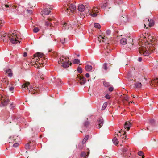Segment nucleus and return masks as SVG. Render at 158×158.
Here are the masks:
<instances>
[{
  "label": "nucleus",
  "instance_id": "1",
  "mask_svg": "<svg viewBox=\"0 0 158 158\" xmlns=\"http://www.w3.org/2000/svg\"><path fill=\"white\" fill-rule=\"evenodd\" d=\"M18 36V34L17 33L16 31H14L13 32L10 33L8 35L3 36L2 39L4 41L6 42L8 40L6 39L7 37L8 39H9L10 40L12 43L15 44L19 42Z\"/></svg>",
  "mask_w": 158,
  "mask_h": 158
},
{
  "label": "nucleus",
  "instance_id": "2",
  "mask_svg": "<svg viewBox=\"0 0 158 158\" xmlns=\"http://www.w3.org/2000/svg\"><path fill=\"white\" fill-rule=\"evenodd\" d=\"M155 48L153 46L152 44H150L149 46L147 47H141L140 48L139 52L140 54H143L144 56H149L152 52H155Z\"/></svg>",
  "mask_w": 158,
  "mask_h": 158
},
{
  "label": "nucleus",
  "instance_id": "3",
  "mask_svg": "<svg viewBox=\"0 0 158 158\" xmlns=\"http://www.w3.org/2000/svg\"><path fill=\"white\" fill-rule=\"evenodd\" d=\"M69 57H65V56H63L60 58V60L58 61L59 64L61 63L62 64V66L64 68H67L69 67L71 64V63L69 62Z\"/></svg>",
  "mask_w": 158,
  "mask_h": 158
},
{
  "label": "nucleus",
  "instance_id": "4",
  "mask_svg": "<svg viewBox=\"0 0 158 158\" xmlns=\"http://www.w3.org/2000/svg\"><path fill=\"white\" fill-rule=\"evenodd\" d=\"M78 10L81 12L80 13V17L81 18H84L85 16L86 13L89 12V10L87 8H85V6L83 4L79 5L78 7Z\"/></svg>",
  "mask_w": 158,
  "mask_h": 158
},
{
  "label": "nucleus",
  "instance_id": "5",
  "mask_svg": "<svg viewBox=\"0 0 158 158\" xmlns=\"http://www.w3.org/2000/svg\"><path fill=\"white\" fill-rule=\"evenodd\" d=\"M64 6L63 8V12L65 13H67L68 12L69 10L72 13H73L76 10V7L75 5L72 3L70 4L68 8L66 5Z\"/></svg>",
  "mask_w": 158,
  "mask_h": 158
},
{
  "label": "nucleus",
  "instance_id": "6",
  "mask_svg": "<svg viewBox=\"0 0 158 158\" xmlns=\"http://www.w3.org/2000/svg\"><path fill=\"white\" fill-rule=\"evenodd\" d=\"M43 55L42 53L37 52L34 55V58H36L35 60H36V61L38 62V61H39L38 63L40 64H42L43 65L45 62V59L44 61L42 60V59H40V58L42 57Z\"/></svg>",
  "mask_w": 158,
  "mask_h": 158
},
{
  "label": "nucleus",
  "instance_id": "7",
  "mask_svg": "<svg viewBox=\"0 0 158 158\" xmlns=\"http://www.w3.org/2000/svg\"><path fill=\"white\" fill-rule=\"evenodd\" d=\"M100 6H98L97 7H94L92 10V12H89V13L91 16L93 17H95L97 15V13H98L100 9Z\"/></svg>",
  "mask_w": 158,
  "mask_h": 158
},
{
  "label": "nucleus",
  "instance_id": "8",
  "mask_svg": "<svg viewBox=\"0 0 158 158\" xmlns=\"http://www.w3.org/2000/svg\"><path fill=\"white\" fill-rule=\"evenodd\" d=\"M77 78L80 84L82 85L85 84L86 82V79L83 76H81L80 74H78Z\"/></svg>",
  "mask_w": 158,
  "mask_h": 158
},
{
  "label": "nucleus",
  "instance_id": "9",
  "mask_svg": "<svg viewBox=\"0 0 158 158\" xmlns=\"http://www.w3.org/2000/svg\"><path fill=\"white\" fill-rule=\"evenodd\" d=\"M103 124V120L102 118H100L97 120L96 124V127L99 128L101 127Z\"/></svg>",
  "mask_w": 158,
  "mask_h": 158
},
{
  "label": "nucleus",
  "instance_id": "10",
  "mask_svg": "<svg viewBox=\"0 0 158 158\" xmlns=\"http://www.w3.org/2000/svg\"><path fill=\"white\" fill-rule=\"evenodd\" d=\"M144 21L145 22L144 24L145 27H146V24H148L150 27H152L154 25V22L153 20L151 19L149 20V19L146 18L144 20Z\"/></svg>",
  "mask_w": 158,
  "mask_h": 158
},
{
  "label": "nucleus",
  "instance_id": "11",
  "mask_svg": "<svg viewBox=\"0 0 158 158\" xmlns=\"http://www.w3.org/2000/svg\"><path fill=\"white\" fill-rule=\"evenodd\" d=\"M4 70L5 72V74L6 75H8V77H11L13 75L12 71L11 70L7 68H4Z\"/></svg>",
  "mask_w": 158,
  "mask_h": 158
},
{
  "label": "nucleus",
  "instance_id": "12",
  "mask_svg": "<svg viewBox=\"0 0 158 158\" xmlns=\"http://www.w3.org/2000/svg\"><path fill=\"white\" fill-rule=\"evenodd\" d=\"M123 131H121L118 132V134L117 135L118 137H119V135H120L119 138L121 140L122 142H123L124 140L126 139V136L125 135V132L123 131V134L122 135L121 133H123Z\"/></svg>",
  "mask_w": 158,
  "mask_h": 158
},
{
  "label": "nucleus",
  "instance_id": "13",
  "mask_svg": "<svg viewBox=\"0 0 158 158\" xmlns=\"http://www.w3.org/2000/svg\"><path fill=\"white\" fill-rule=\"evenodd\" d=\"M5 97L2 95H0V101H1V103L4 106H6L8 102V100H5Z\"/></svg>",
  "mask_w": 158,
  "mask_h": 158
},
{
  "label": "nucleus",
  "instance_id": "14",
  "mask_svg": "<svg viewBox=\"0 0 158 158\" xmlns=\"http://www.w3.org/2000/svg\"><path fill=\"white\" fill-rule=\"evenodd\" d=\"M30 87L31 89L29 90V92H30L31 94H34L37 92L38 88L34 87L32 85H30Z\"/></svg>",
  "mask_w": 158,
  "mask_h": 158
},
{
  "label": "nucleus",
  "instance_id": "15",
  "mask_svg": "<svg viewBox=\"0 0 158 158\" xmlns=\"http://www.w3.org/2000/svg\"><path fill=\"white\" fill-rule=\"evenodd\" d=\"M63 28L64 29H70L72 27L71 24H69L68 23H64L63 25Z\"/></svg>",
  "mask_w": 158,
  "mask_h": 158
},
{
  "label": "nucleus",
  "instance_id": "16",
  "mask_svg": "<svg viewBox=\"0 0 158 158\" xmlns=\"http://www.w3.org/2000/svg\"><path fill=\"white\" fill-rule=\"evenodd\" d=\"M131 126V124L129 121L126 122L124 124V128L128 131Z\"/></svg>",
  "mask_w": 158,
  "mask_h": 158
},
{
  "label": "nucleus",
  "instance_id": "17",
  "mask_svg": "<svg viewBox=\"0 0 158 158\" xmlns=\"http://www.w3.org/2000/svg\"><path fill=\"white\" fill-rule=\"evenodd\" d=\"M108 5V1L106 0H105L101 4V8L105 9L107 6Z\"/></svg>",
  "mask_w": 158,
  "mask_h": 158
},
{
  "label": "nucleus",
  "instance_id": "18",
  "mask_svg": "<svg viewBox=\"0 0 158 158\" xmlns=\"http://www.w3.org/2000/svg\"><path fill=\"white\" fill-rule=\"evenodd\" d=\"M51 12L50 9L49 8H46L44 9V10L42 12V14L45 15H48Z\"/></svg>",
  "mask_w": 158,
  "mask_h": 158
},
{
  "label": "nucleus",
  "instance_id": "19",
  "mask_svg": "<svg viewBox=\"0 0 158 158\" xmlns=\"http://www.w3.org/2000/svg\"><path fill=\"white\" fill-rule=\"evenodd\" d=\"M87 155L86 154V153L85 152H82L81 153V157H84V158H87L89 154V151L87 152Z\"/></svg>",
  "mask_w": 158,
  "mask_h": 158
},
{
  "label": "nucleus",
  "instance_id": "20",
  "mask_svg": "<svg viewBox=\"0 0 158 158\" xmlns=\"http://www.w3.org/2000/svg\"><path fill=\"white\" fill-rule=\"evenodd\" d=\"M30 83L29 82H26L22 85V88H23V89L28 90V86L29 85Z\"/></svg>",
  "mask_w": 158,
  "mask_h": 158
},
{
  "label": "nucleus",
  "instance_id": "21",
  "mask_svg": "<svg viewBox=\"0 0 158 158\" xmlns=\"http://www.w3.org/2000/svg\"><path fill=\"white\" fill-rule=\"evenodd\" d=\"M92 66L89 65H87L85 67V69L88 72L92 70Z\"/></svg>",
  "mask_w": 158,
  "mask_h": 158
},
{
  "label": "nucleus",
  "instance_id": "22",
  "mask_svg": "<svg viewBox=\"0 0 158 158\" xmlns=\"http://www.w3.org/2000/svg\"><path fill=\"white\" fill-rule=\"evenodd\" d=\"M120 43L122 45H125L127 43V40L125 38H123L121 39Z\"/></svg>",
  "mask_w": 158,
  "mask_h": 158
},
{
  "label": "nucleus",
  "instance_id": "23",
  "mask_svg": "<svg viewBox=\"0 0 158 158\" xmlns=\"http://www.w3.org/2000/svg\"><path fill=\"white\" fill-rule=\"evenodd\" d=\"M112 141L114 144L115 145H117L118 143V139L116 137H114Z\"/></svg>",
  "mask_w": 158,
  "mask_h": 158
},
{
  "label": "nucleus",
  "instance_id": "24",
  "mask_svg": "<svg viewBox=\"0 0 158 158\" xmlns=\"http://www.w3.org/2000/svg\"><path fill=\"white\" fill-rule=\"evenodd\" d=\"M105 37V36L104 37H102L101 36H100L99 37H98V40H99L100 42H101V40H102V42H104V40H106V38Z\"/></svg>",
  "mask_w": 158,
  "mask_h": 158
},
{
  "label": "nucleus",
  "instance_id": "25",
  "mask_svg": "<svg viewBox=\"0 0 158 158\" xmlns=\"http://www.w3.org/2000/svg\"><path fill=\"white\" fill-rule=\"evenodd\" d=\"M135 85L137 88H140L142 86V84L140 82H137L135 84Z\"/></svg>",
  "mask_w": 158,
  "mask_h": 158
},
{
  "label": "nucleus",
  "instance_id": "26",
  "mask_svg": "<svg viewBox=\"0 0 158 158\" xmlns=\"http://www.w3.org/2000/svg\"><path fill=\"white\" fill-rule=\"evenodd\" d=\"M103 85L106 87H108L110 86V84L109 82H107L106 81H104L103 82Z\"/></svg>",
  "mask_w": 158,
  "mask_h": 158
},
{
  "label": "nucleus",
  "instance_id": "27",
  "mask_svg": "<svg viewBox=\"0 0 158 158\" xmlns=\"http://www.w3.org/2000/svg\"><path fill=\"white\" fill-rule=\"evenodd\" d=\"M152 84H154V83H155L156 85H158V79L157 78H156L155 79H154V80H152Z\"/></svg>",
  "mask_w": 158,
  "mask_h": 158
},
{
  "label": "nucleus",
  "instance_id": "28",
  "mask_svg": "<svg viewBox=\"0 0 158 158\" xmlns=\"http://www.w3.org/2000/svg\"><path fill=\"white\" fill-rule=\"evenodd\" d=\"M107 103L106 102H105L102 106V110H104L106 109V107H107Z\"/></svg>",
  "mask_w": 158,
  "mask_h": 158
},
{
  "label": "nucleus",
  "instance_id": "29",
  "mask_svg": "<svg viewBox=\"0 0 158 158\" xmlns=\"http://www.w3.org/2000/svg\"><path fill=\"white\" fill-rule=\"evenodd\" d=\"M94 27L96 28L99 29L101 26L100 24L98 23H95L94 25Z\"/></svg>",
  "mask_w": 158,
  "mask_h": 158
},
{
  "label": "nucleus",
  "instance_id": "30",
  "mask_svg": "<svg viewBox=\"0 0 158 158\" xmlns=\"http://www.w3.org/2000/svg\"><path fill=\"white\" fill-rule=\"evenodd\" d=\"M129 149L128 148H124L123 149V152L125 154L127 152H128L129 151Z\"/></svg>",
  "mask_w": 158,
  "mask_h": 158
},
{
  "label": "nucleus",
  "instance_id": "31",
  "mask_svg": "<svg viewBox=\"0 0 158 158\" xmlns=\"http://www.w3.org/2000/svg\"><path fill=\"white\" fill-rule=\"evenodd\" d=\"M73 63L74 64H78L80 63V60L78 59H76L73 60Z\"/></svg>",
  "mask_w": 158,
  "mask_h": 158
},
{
  "label": "nucleus",
  "instance_id": "32",
  "mask_svg": "<svg viewBox=\"0 0 158 158\" xmlns=\"http://www.w3.org/2000/svg\"><path fill=\"white\" fill-rule=\"evenodd\" d=\"M138 154L139 156H142V158H144V156H143L144 153H143V152H142L140 151L138 152Z\"/></svg>",
  "mask_w": 158,
  "mask_h": 158
},
{
  "label": "nucleus",
  "instance_id": "33",
  "mask_svg": "<svg viewBox=\"0 0 158 158\" xmlns=\"http://www.w3.org/2000/svg\"><path fill=\"white\" fill-rule=\"evenodd\" d=\"M133 44L132 43H129L127 44V47L130 49L132 47Z\"/></svg>",
  "mask_w": 158,
  "mask_h": 158
},
{
  "label": "nucleus",
  "instance_id": "34",
  "mask_svg": "<svg viewBox=\"0 0 158 158\" xmlns=\"http://www.w3.org/2000/svg\"><path fill=\"white\" fill-rule=\"evenodd\" d=\"M115 2L117 3L118 4L121 3L122 2V0H113Z\"/></svg>",
  "mask_w": 158,
  "mask_h": 158
},
{
  "label": "nucleus",
  "instance_id": "35",
  "mask_svg": "<svg viewBox=\"0 0 158 158\" xmlns=\"http://www.w3.org/2000/svg\"><path fill=\"white\" fill-rule=\"evenodd\" d=\"M48 21L46 22L45 23V25L47 26H48L50 25V24H51V23L49 22V21H50V19H48Z\"/></svg>",
  "mask_w": 158,
  "mask_h": 158
},
{
  "label": "nucleus",
  "instance_id": "36",
  "mask_svg": "<svg viewBox=\"0 0 158 158\" xmlns=\"http://www.w3.org/2000/svg\"><path fill=\"white\" fill-rule=\"evenodd\" d=\"M107 64L106 63H105L104 64L103 66V68L105 70H107Z\"/></svg>",
  "mask_w": 158,
  "mask_h": 158
},
{
  "label": "nucleus",
  "instance_id": "37",
  "mask_svg": "<svg viewBox=\"0 0 158 158\" xmlns=\"http://www.w3.org/2000/svg\"><path fill=\"white\" fill-rule=\"evenodd\" d=\"M77 71L79 73H81L82 71L81 68V67H78L77 68Z\"/></svg>",
  "mask_w": 158,
  "mask_h": 158
},
{
  "label": "nucleus",
  "instance_id": "38",
  "mask_svg": "<svg viewBox=\"0 0 158 158\" xmlns=\"http://www.w3.org/2000/svg\"><path fill=\"white\" fill-rule=\"evenodd\" d=\"M33 31L35 33H37L39 31V29L38 28L35 27Z\"/></svg>",
  "mask_w": 158,
  "mask_h": 158
},
{
  "label": "nucleus",
  "instance_id": "39",
  "mask_svg": "<svg viewBox=\"0 0 158 158\" xmlns=\"http://www.w3.org/2000/svg\"><path fill=\"white\" fill-rule=\"evenodd\" d=\"M4 22V21L2 20H1L0 19V27L2 26L3 25V23Z\"/></svg>",
  "mask_w": 158,
  "mask_h": 158
},
{
  "label": "nucleus",
  "instance_id": "40",
  "mask_svg": "<svg viewBox=\"0 0 158 158\" xmlns=\"http://www.w3.org/2000/svg\"><path fill=\"white\" fill-rule=\"evenodd\" d=\"M29 147V145L28 143L26 144L25 145V148L27 150L29 149L30 148Z\"/></svg>",
  "mask_w": 158,
  "mask_h": 158
},
{
  "label": "nucleus",
  "instance_id": "41",
  "mask_svg": "<svg viewBox=\"0 0 158 158\" xmlns=\"http://www.w3.org/2000/svg\"><path fill=\"white\" fill-rule=\"evenodd\" d=\"M14 88L13 87H10L9 88V90L10 91L12 92H13L14 91Z\"/></svg>",
  "mask_w": 158,
  "mask_h": 158
},
{
  "label": "nucleus",
  "instance_id": "42",
  "mask_svg": "<svg viewBox=\"0 0 158 158\" xmlns=\"http://www.w3.org/2000/svg\"><path fill=\"white\" fill-rule=\"evenodd\" d=\"M111 32V31L110 30H107L106 31V34L108 35H109Z\"/></svg>",
  "mask_w": 158,
  "mask_h": 158
},
{
  "label": "nucleus",
  "instance_id": "43",
  "mask_svg": "<svg viewBox=\"0 0 158 158\" xmlns=\"http://www.w3.org/2000/svg\"><path fill=\"white\" fill-rule=\"evenodd\" d=\"M56 82H57V83L58 84L60 85V84L59 83V82L60 83L61 82V81L60 79H56Z\"/></svg>",
  "mask_w": 158,
  "mask_h": 158
},
{
  "label": "nucleus",
  "instance_id": "44",
  "mask_svg": "<svg viewBox=\"0 0 158 158\" xmlns=\"http://www.w3.org/2000/svg\"><path fill=\"white\" fill-rule=\"evenodd\" d=\"M114 90V88L113 87H110L109 88V90L110 92Z\"/></svg>",
  "mask_w": 158,
  "mask_h": 158
},
{
  "label": "nucleus",
  "instance_id": "45",
  "mask_svg": "<svg viewBox=\"0 0 158 158\" xmlns=\"http://www.w3.org/2000/svg\"><path fill=\"white\" fill-rule=\"evenodd\" d=\"M27 13L29 14H31L32 13V10H27Z\"/></svg>",
  "mask_w": 158,
  "mask_h": 158
},
{
  "label": "nucleus",
  "instance_id": "46",
  "mask_svg": "<svg viewBox=\"0 0 158 158\" xmlns=\"http://www.w3.org/2000/svg\"><path fill=\"white\" fill-rule=\"evenodd\" d=\"M105 97L107 98V99H110V95H108V94H106L105 95Z\"/></svg>",
  "mask_w": 158,
  "mask_h": 158
},
{
  "label": "nucleus",
  "instance_id": "47",
  "mask_svg": "<svg viewBox=\"0 0 158 158\" xmlns=\"http://www.w3.org/2000/svg\"><path fill=\"white\" fill-rule=\"evenodd\" d=\"M88 138H89V136L87 135L84 138V140L87 141V139H88Z\"/></svg>",
  "mask_w": 158,
  "mask_h": 158
},
{
  "label": "nucleus",
  "instance_id": "48",
  "mask_svg": "<svg viewBox=\"0 0 158 158\" xmlns=\"http://www.w3.org/2000/svg\"><path fill=\"white\" fill-rule=\"evenodd\" d=\"M150 123L152 124H153L154 123V121L153 119L150 120Z\"/></svg>",
  "mask_w": 158,
  "mask_h": 158
},
{
  "label": "nucleus",
  "instance_id": "49",
  "mask_svg": "<svg viewBox=\"0 0 158 158\" xmlns=\"http://www.w3.org/2000/svg\"><path fill=\"white\" fill-rule=\"evenodd\" d=\"M129 97H128L127 96H126L124 97V100H125L126 101H127L129 99Z\"/></svg>",
  "mask_w": 158,
  "mask_h": 158
},
{
  "label": "nucleus",
  "instance_id": "50",
  "mask_svg": "<svg viewBox=\"0 0 158 158\" xmlns=\"http://www.w3.org/2000/svg\"><path fill=\"white\" fill-rule=\"evenodd\" d=\"M19 145V144L18 143H15L13 144V146L15 147H17Z\"/></svg>",
  "mask_w": 158,
  "mask_h": 158
},
{
  "label": "nucleus",
  "instance_id": "51",
  "mask_svg": "<svg viewBox=\"0 0 158 158\" xmlns=\"http://www.w3.org/2000/svg\"><path fill=\"white\" fill-rule=\"evenodd\" d=\"M85 77L87 78H89V73H86L85 74Z\"/></svg>",
  "mask_w": 158,
  "mask_h": 158
},
{
  "label": "nucleus",
  "instance_id": "52",
  "mask_svg": "<svg viewBox=\"0 0 158 158\" xmlns=\"http://www.w3.org/2000/svg\"><path fill=\"white\" fill-rule=\"evenodd\" d=\"M142 58L141 57H139L138 59V60L139 62H141L142 61Z\"/></svg>",
  "mask_w": 158,
  "mask_h": 158
},
{
  "label": "nucleus",
  "instance_id": "53",
  "mask_svg": "<svg viewBox=\"0 0 158 158\" xmlns=\"http://www.w3.org/2000/svg\"><path fill=\"white\" fill-rule=\"evenodd\" d=\"M27 56V54L26 52H25L24 53L23 56L24 57H26Z\"/></svg>",
  "mask_w": 158,
  "mask_h": 158
},
{
  "label": "nucleus",
  "instance_id": "54",
  "mask_svg": "<svg viewBox=\"0 0 158 158\" xmlns=\"http://www.w3.org/2000/svg\"><path fill=\"white\" fill-rule=\"evenodd\" d=\"M88 122H87V121H86V122H85V123H84V125L85 126H87L88 124Z\"/></svg>",
  "mask_w": 158,
  "mask_h": 158
},
{
  "label": "nucleus",
  "instance_id": "55",
  "mask_svg": "<svg viewBox=\"0 0 158 158\" xmlns=\"http://www.w3.org/2000/svg\"><path fill=\"white\" fill-rule=\"evenodd\" d=\"M64 40H65L64 39V40H61L60 41V42L62 43V44H63L64 43Z\"/></svg>",
  "mask_w": 158,
  "mask_h": 158
},
{
  "label": "nucleus",
  "instance_id": "56",
  "mask_svg": "<svg viewBox=\"0 0 158 158\" xmlns=\"http://www.w3.org/2000/svg\"><path fill=\"white\" fill-rule=\"evenodd\" d=\"M86 141L84 140L83 139L82 141V143L83 144H84L86 142Z\"/></svg>",
  "mask_w": 158,
  "mask_h": 158
},
{
  "label": "nucleus",
  "instance_id": "57",
  "mask_svg": "<svg viewBox=\"0 0 158 158\" xmlns=\"http://www.w3.org/2000/svg\"><path fill=\"white\" fill-rule=\"evenodd\" d=\"M86 141L84 140L83 139L82 141V143L83 144H84L86 142Z\"/></svg>",
  "mask_w": 158,
  "mask_h": 158
},
{
  "label": "nucleus",
  "instance_id": "58",
  "mask_svg": "<svg viewBox=\"0 0 158 158\" xmlns=\"http://www.w3.org/2000/svg\"><path fill=\"white\" fill-rule=\"evenodd\" d=\"M14 106H13V104H11L10 105V107L11 108L13 107Z\"/></svg>",
  "mask_w": 158,
  "mask_h": 158
},
{
  "label": "nucleus",
  "instance_id": "59",
  "mask_svg": "<svg viewBox=\"0 0 158 158\" xmlns=\"http://www.w3.org/2000/svg\"><path fill=\"white\" fill-rule=\"evenodd\" d=\"M131 155V153H128V156L130 157V156Z\"/></svg>",
  "mask_w": 158,
  "mask_h": 158
},
{
  "label": "nucleus",
  "instance_id": "60",
  "mask_svg": "<svg viewBox=\"0 0 158 158\" xmlns=\"http://www.w3.org/2000/svg\"><path fill=\"white\" fill-rule=\"evenodd\" d=\"M5 6L6 7H9V6H8V5H7L6 4V5H5Z\"/></svg>",
  "mask_w": 158,
  "mask_h": 158
},
{
  "label": "nucleus",
  "instance_id": "61",
  "mask_svg": "<svg viewBox=\"0 0 158 158\" xmlns=\"http://www.w3.org/2000/svg\"><path fill=\"white\" fill-rule=\"evenodd\" d=\"M131 97H132L133 98H135V97L134 95H132Z\"/></svg>",
  "mask_w": 158,
  "mask_h": 158
},
{
  "label": "nucleus",
  "instance_id": "62",
  "mask_svg": "<svg viewBox=\"0 0 158 158\" xmlns=\"http://www.w3.org/2000/svg\"><path fill=\"white\" fill-rule=\"evenodd\" d=\"M69 5L68 4H67V6H69Z\"/></svg>",
  "mask_w": 158,
  "mask_h": 158
},
{
  "label": "nucleus",
  "instance_id": "63",
  "mask_svg": "<svg viewBox=\"0 0 158 158\" xmlns=\"http://www.w3.org/2000/svg\"><path fill=\"white\" fill-rule=\"evenodd\" d=\"M147 129H148V127L147 128Z\"/></svg>",
  "mask_w": 158,
  "mask_h": 158
},
{
  "label": "nucleus",
  "instance_id": "64",
  "mask_svg": "<svg viewBox=\"0 0 158 158\" xmlns=\"http://www.w3.org/2000/svg\"><path fill=\"white\" fill-rule=\"evenodd\" d=\"M35 64H36V65H37V63H35Z\"/></svg>",
  "mask_w": 158,
  "mask_h": 158
}]
</instances>
